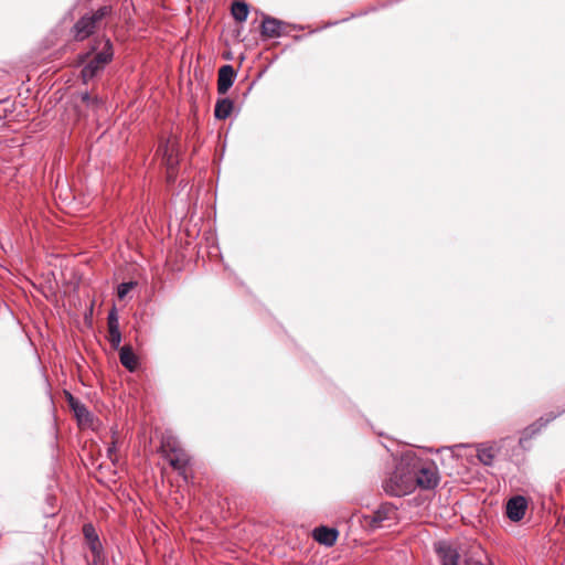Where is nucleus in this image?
Instances as JSON below:
<instances>
[{"label": "nucleus", "instance_id": "nucleus-17", "mask_svg": "<svg viewBox=\"0 0 565 565\" xmlns=\"http://www.w3.org/2000/svg\"><path fill=\"white\" fill-rule=\"evenodd\" d=\"M248 6L246 2H235L232 7V15L238 22H244L248 17Z\"/></svg>", "mask_w": 565, "mask_h": 565}, {"label": "nucleus", "instance_id": "nucleus-6", "mask_svg": "<svg viewBox=\"0 0 565 565\" xmlns=\"http://www.w3.org/2000/svg\"><path fill=\"white\" fill-rule=\"evenodd\" d=\"M436 553L441 565H483V563L475 557H466L463 561L456 547L446 542L436 544Z\"/></svg>", "mask_w": 565, "mask_h": 565}, {"label": "nucleus", "instance_id": "nucleus-20", "mask_svg": "<svg viewBox=\"0 0 565 565\" xmlns=\"http://www.w3.org/2000/svg\"><path fill=\"white\" fill-rule=\"evenodd\" d=\"M108 331L119 330V322L116 308H113L107 318Z\"/></svg>", "mask_w": 565, "mask_h": 565}, {"label": "nucleus", "instance_id": "nucleus-11", "mask_svg": "<svg viewBox=\"0 0 565 565\" xmlns=\"http://www.w3.org/2000/svg\"><path fill=\"white\" fill-rule=\"evenodd\" d=\"M339 536L338 530L328 526H319L313 530V539L324 546H332Z\"/></svg>", "mask_w": 565, "mask_h": 565}, {"label": "nucleus", "instance_id": "nucleus-7", "mask_svg": "<svg viewBox=\"0 0 565 565\" xmlns=\"http://www.w3.org/2000/svg\"><path fill=\"white\" fill-rule=\"evenodd\" d=\"M83 534L86 543L92 552V558L87 559V565H105L103 555V546L99 541L98 534L93 524L87 523L83 526Z\"/></svg>", "mask_w": 565, "mask_h": 565}, {"label": "nucleus", "instance_id": "nucleus-3", "mask_svg": "<svg viewBox=\"0 0 565 565\" xmlns=\"http://www.w3.org/2000/svg\"><path fill=\"white\" fill-rule=\"evenodd\" d=\"M413 462L415 469V481L417 488L422 490H431L439 483L440 476L436 463L428 459L423 458L413 450Z\"/></svg>", "mask_w": 565, "mask_h": 565}, {"label": "nucleus", "instance_id": "nucleus-1", "mask_svg": "<svg viewBox=\"0 0 565 565\" xmlns=\"http://www.w3.org/2000/svg\"><path fill=\"white\" fill-rule=\"evenodd\" d=\"M413 450L402 454L394 471L383 482L384 491L392 497H403L417 489Z\"/></svg>", "mask_w": 565, "mask_h": 565}, {"label": "nucleus", "instance_id": "nucleus-22", "mask_svg": "<svg viewBox=\"0 0 565 565\" xmlns=\"http://www.w3.org/2000/svg\"><path fill=\"white\" fill-rule=\"evenodd\" d=\"M108 341L114 349H118L121 342V333L119 330L108 331Z\"/></svg>", "mask_w": 565, "mask_h": 565}, {"label": "nucleus", "instance_id": "nucleus-5", "mask_svg": "<svg viewBox=\"0 0 565 565\" xmlns=\"http://www.w3.org/2000/svg\"><path fill=\"white\" fill-rule=\"evenodd\" d=\"M164 459L178 471V473L188 481L186 468L190 463V456L177 441H167L163 444Z\"/></svg>", "mask_w": 565, "mask_h": 565}, {"label": "nucleus", "instance_id": "nucleus-10", "mask_svg": "<svg viewBox=\"0 0 565 565\" xmlns=\"http://www.w3.org/2000/svg\"><path fill=\"white\" fill-rule=\"evenodd\" d=\"M236 78V73L232 65H223L218 70L217 76V92L218 94H226L227 90L232 87L234 81Z\"/></svg>", "mask_w": 565, "mask_h": 565}, {"label": "nucleus", "instance_id": "nucleus-19", "mask_svg": "<svg viewBox=\"0 0 565 565\" xmlns=\"http://www.w3.org/2000/svg\"><path fill=\"white\" fill-rule=\"evenodd\" d=\"M478 458L479 460L486 465L489 466L493 461V452L491 448H482L478 449Z\"/></svg>", "mask_w": 565, "mask_h": 565}, {"label": "nucleus", "instance_id": "nucleus-23", "mask_svg": "<svg viewBox=\"0 0 565 565\" xmlns=\"http://www.w3.org/2000/svg\"><path fill=\"white\" fill-rule=\"evenodd\" d=\"M167 164H168V169L169 170H172L173 169V166H174V162L172 160V157L169 156L168 160H167Z\"/></svg>", "mask_w": 565, "mask_h": 565}, {"label": "nucleus", "instance_id": "nucleus-18", "mask_svg": "<svg viewBox=\"0 0 565 565\" xmlns=\"http://www.w3.org/2000/svg\"><path fill=\"white\" fill-rule=\"evenodd\" d=\"M81 99L87 107H89L92 109H97L104 104V102L100 97H98V96L93 97L87 92H84L81 94Z\"/></svg>", "mask_w": 565, "mask_h": 565}, {"label": "nucleus", "instance_id": "nucleus-15", "mask_svg": "<svg viewBox=\"0 0 565 565\" xmlns=\"http://www.w3.org/2000/svg\"><path fill=\"white\" fill-rule=\"evenodd\" d=\"M120 363L130 372L137 367V358L130 345H124L119 350Z\"/></svg>", "mask_w": 565, "mask_h": 565}, {"label": "nucleus", "instance_id": "nucleus-14", "mask_svg": "<svg viewBox=\"0 0 565 565\" xmlns=\"http://www.w3.org/2000/svg\"><path fill=\"white\" fill-rule=\"evenodd\" d=\"M395 514V509L390 505H383L379 510H376L373 515L371 516L370 526L372 529H377L381 526V524L386 521L391 520L392 515Z\"/></svg>", "mask_w": 565, "mask_h": 565}, {"label": "nucleus", "instance_id": "nucleus-21", "mask_svg": "<svg viewBox=\"0 0 565 565\" xmlns=\"http://www.w3.org/2000/svg\"><path fill=\"white\" fill-rule=\"evenodd\" d=\"M136 286L134 281H125L118 285L117 287V296L119 299H124L127 294Z\"/></svg>", "mask_w": 565, "mask_h": 565}, {"label": "nucleus", "instance_id": "nucleus-16", "mask_svg": "<svg viewBox=\"0 0 565 565\" xmlns=\"http://www.w3.org/2000/svg\"><path fill=\"white\" fill-rule=\"evenodd\" d=\"M234 107L233 100L230 98L218 99L215 104L214 116L218 120H224L230 117Z\"/></svg>", "mask_w": 565, "mask_h": 565}, {"label": "nucleus", "instance_id": "nucleus-13", "mask_svg": "<svg viewBox=\"0 0 565 565\" xmlns=\"http://www.w3.org/2000/svg\"><path fill=\"white\" fill-rule=\"evenodd\" d=\"M70 405L81 425H87L93 422V414L84 404L76 401L72 395H70Z\"/></svg>", "mask_w": 565, "mask_h": 565}, {"label": "nucleus", "instance_id": "nucleus-12", "mask_svg": "<svg viewBox=\"0 0 565 565\" xmlns=\"http://www.w3.org/2000/svg\"><path fill=\"white\" fill-rule=\"evenodd\" d=\"M558 415H559V413L551 412V413L546 414L545 416L540 417L536 422H534L533 424H531L530 426H527L524 429V431H523L524 437L525 438L533 437L535 434L540 433L541 429L543 427H545L548 423L554 420Z\"/></svg>", "mask_w": 565, "mask_h": 565}, {"label": "nucleus", "instance_id": "nucleus-4", "mask_svg": "<svg viewBox=\"0 0 565 565\" xmlns=\"http://www.w3.org/2000/svg\"><path fill=\"white\" fill-rule=\"evenodd\" d=\"M113 7L111 6H103L98 8L96 11L92 13L84 14L72 29L74 39L76 41H84L89 38L96 30L98 23L111 15Z\"/></svg>", "mask_w": 565, "mask_h": 565}, {"label": "nucleus", "instance_id": "nucleus-8", "mask_svg": "<svg viewBox=\"0 0 565 565\" xmlns=\"http://www.w3.org/2000/svg\"><path fill=\"white\" fill-rule=\"evenodd\" d=\"M526 509L527 500L523 495H514L507 502L505 514L509 520L519 522L524 518Z\"/></svg>", "mask_w": 565, "mask_h": 565}, {"label": "nucleus", "instance_id": "nucleus-24", "mask_svg": "<svg viewBox=\"0 0 565 565\" xmlns=\"http://www.w3.org/2000/svg\"><path fill=\"white\" fill-rule=\"evenodd\" d=\"M115 449V446L113 445L111 447L108 448V456H110L113 454Z\"/></svg>", "mask_w": 565, "mask_h": 565}, {"label": "nucleus", "instance_id": "nucleus-9", "mask_svg": "<svg viewBox=\"0 0 565 565\" xmlns=\"http://www.w3.org/2000/svg\"><path fill=\"white\" fill-rule=\"evenodd\" d=\"M286 25L287 23L279 19L264 15L262 22V35L266 39L280 38L286 33L284 30Z\"/></svg>", "mask_w": 565, "mask_h": 565}, {"label": "nucleus", "instance_id": "nucleus-2", "mask_svg": "<svg viewBox=\"0 0 565 565\" xmlns=\"http://www.w3.org/2000/svg\"><path fill=\"white\" fill-rule=\"evenodd\" d=\"M96 50L97 46H93L88 52L77 56V64L83 65L81 77L85 84L96 77L114 57L113 44L109 39H106L103 49L92 56Z\"/></svg>", "mask_w": 565, "mask_h": 565}]
</instances>
